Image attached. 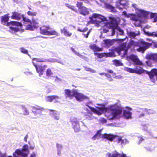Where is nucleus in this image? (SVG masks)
Returning <instances> with one entry per match:
<instances>
[{
  "mask_svg": "<svg viewBox=\"0 0 157 157\" xmlns=\"http://www.w3.org/2000/svg\"><path fill=\"white\" fill-rule=\"evenodd\" d=\"M95 54H97V56L98 57L101 58L102 57V55L99 53H95Z\"/></svg>",
  "mask_w": 157,
  "mask_h": 157,
  "instance_id": "obj_54",
  "label": "nucleus"
},
{
  "mask_svg": "<svg viewBox=\"0 0 157 157\" xmlns=\"http://www.w3.org/2000/svg\"><path fill=\"white\" fill-rule=\"evenodd\" d=\"M9 15V14H7L2 17L1 21L2 23L3 24L8 26L12 25L20 27H21L22 25L21 23L17 21H12L10 22H8L7 21L9 18V17L8 16Z\"/></svg>",
  "mask_w": 157,
  "mask_h": 157,
  "instance_id": "obj_7",
  "label": "nucleus"
},
{
  "mask_svg": "<svg viewBox=\"0 0 157 157\" xmlns=\"http://www.w3.org/2000/svg\"><path fill=\"white\" fill-rule=\"evenodd\" d=\"M90 72L93 73H95L96 72V71L95 70L91 68L90 69Z\"/></svg>",
  "mask_w": 157,
  "mask_h": 157,
  "instance_id": "obj_56",
  "label": "nucleus"
},
{
  "mask_svg": "<svg viewBox=\"0 0 157 157\" xmlns=\"http://www.w3.org/2000/svg\"><path fill=\"white\" fill-rule=\"evenodd\" d=\"M29 146L27 145H24L22 149H17L13 153L14 157H27V155L29 153ZM35 155L33 153L31 155L30 157H35Z\"/></svg>",
  "mask_w": 157,
  "mask_h": 157,
  "instance_id": "obj_4",
  "label": "nucleus"
},
{
  "mask_svg": "<svg viewBox=\"0 0 157 157\" xmlns=\"http://www.w3.org/2000/svg\"><path fill=\"white\" fill-rule=\"evenodd\" d=\"M76 93L75 94L74 97L76 99V100L78 101H81L83 99H88V97L84 95L83 94L78 93L76 90Z\"/></svg>",
  "mask_w": 157,
  "mask_h": 157,
  "instance_id": "obj_19",
  "label": "nucleus"
},
{
  "mask_svg": "<svg viewBox=\"0 0 157 157\" xmlns=\"http://www.w3.org/2000/svg\"><path fill=\"white\" fill-rule=\"evenodd\" d=\"M33 61H36L38 62H57L60 63L61 62L59 60L53 58H51L49 59H37L34 58L33 59Z\"/></svg>",
  "mask_w": 157,
  "mask_h": 157,
  "instance_id": "obj_18",
  "label": "nucleus"
},
{
  "mask_svg": "<svg viewBox=\"0 0 157 157\" xmlns=\"http://www.w3.org/2000/svg\"><path fill=\"white\" fill-rule=\"evenodd\" d=\"M87 29H88L87 28H85L82 30L81 29H78V30L80 32H85L87 31Z\"/></svg>",
  "mask_w": 157,
  "mask_h": 157,
  "instance_id": "obj_51",
  "label": "nucleus"
},
{
  "mask_svg": "<svg viewBox=\"0 0 157 157\" xmlns=\"http://www.w3.org/2000/svg\"><path fill=\"white\" fill-rule=\"evenodd\" d=\"M38 21L37 20L33 19L30 24L26 25V29L27 30H33L34 28L38 27Z\"/></svg>",
  "mask_w": 157,
  "mask_h": 157,
  "instance_id": "obj_17",
  "label": "nucleus"
},
{
  "mask_svg": "<svg viewBox=\"0 0 157 157\" xmlns=\"http://www.w3.org/2000/svg\"><path fill=\"white\" fill-rule=\"evenodd\" d=\"M123 14L127 17H130V19L134 21H137V17L136 16L133 14L128 13L125 11H124L123 12Z\"/></svg>",
  "mask_w": 157,
  "mask_h": 157,
  "instance_id": "obj_29",
  "label": "nucleus"
},
{
  "mask_svg": "<svg viewBox=\"0 0 157 157\" xmlns=\"http://www.w3.org/2000/svg\"><path fill=\"white\" fill-rule=\"evenodd\" d=\"M21 19L24 22L27 23H26V24H27V25H26V26L27 25H28L29 24H30L31 23V21L28 18L24 17L23 15V18H22Z\"/></svg>",
  "mask_w": 157,
  "mask_h": 157,
  "instance_id": "obj_40",
  "label": "nucleus"
},
{
  "mask_svg": "<svg viewBox=\"0 0 157 157\" xmlns=\"http://www.w3.org/2000/svg\"><path fill=\"white\" fill-rule=\"evenodd\" d=\"M33 63L36 68L37 72L39 74V76H41L43 75V72L44 70V68L41 66L37 67L36 65L35 64L34 62H33Z\"/></svg>",
  "mask_w": 157,
  "mask_h": 157,
  "instance_id": "obj_28",
  "label": "nucleus"
},
{
  "mask_svg": "<svg viewBox=\"0 0 157 157\" xmlns=\"http://www.w3.org/2000/svg\"><path fill=\"white\" fill-rule=\"evenodd\" d=\"M148 125V124H145L143 125L142 127L143 128V129H144V130H147Z\"/></svg>",
  "mask_w": 157,
  "mask_h": 157,
  "instance_id": "obj_47",
  "label": "nucleus"
},
{
  "mask_svg": "<svg viewBox=\"0 0 157 157\" xmlns=\"http://www.w3.org/2000/svg\"><path fill=\"white\" fill-rule=\"evenodd\" d=\"M46 75L47 76L53 77L54 74L52 71L50 69H48L47 70L46 72Z\"/></svg>",
  "mask_w": 157,
  "mask_h": 157,
  "instance_id": "obj_39",
  "label": "nucleus"
},
{
  "mask_svg": "<svg viewBox=\"0 0 157 157\" xmlns=\"http://www.w3.org/2000/svg\"><path fill=\"white\" fill-rule=\"evenodd\" d=\"M132 6L135 9L136 13L139 16H143L145 19L154 18L155 21H157V14L149 12L139 9L137 5L135 4H132Z\"/></svg>",
  "mask_w": 157,
  "mask_h": 157,
  "instance_id": "obj_3",
  "label": "nucleus"
},
{
  "mask_svg": "<svg viewBox=\"0 0 157 157\" xmlns=\"http://www.w3.org/2000/svg\"><path fill=\"white\" fill-rule=\"evenodd\" d=\"M128 36L132 38H133L136 36L138 35L140 33L138 31H136L135 32L130 31L127 32Z\"/></svg>",
  "mask_w": 157,
  "mask_h": 157,
  "instance_id": "obj_31",
  "label": "nucleus"
},
{
  "mask_svg": "<svg viewBox=\"0 0 157 157\" xmlns=\"http://www.w3.org/2000/svg\"><path fill=\"white\" fill-rule=\"evenodd\" d=\"M100 107L97 108V109L90 107L87 105H85L83 107V109L88 112L90 111L88 108H89L94 113L98 115H101L104 112L105 114L109 120H113L117 115H119L122 113V111L118 108L120 107V104L118 103L108 106L105 107L104 104H98Z\"/></svg>",
  "mask_w": 157,
  "mask_h": 157,
  "instance_id": "obj_1",
  "label": "nucleus"
},
{
  "mask_svg": "<svg viewBox=\"0 0 157 157\" xmlns=\"http://www.w3.org/2000/svg\"><path fill=\"white\" fill-rule=\"evenodd\" d=\"M84 115L86 118L89 120H92L95 118L93 115L92 112L90 111L88 112H85Z\"/></svg>",
  "mask_w": 157,
  "mask_h": 157,
  "instance_id": "obj_30",
  "label": "nucleus"
},
{
  "mask_svg": "<svg viewBox=\"0 0 157 157\" xmlns=\"http://www.w3.org/2000/svg\"><path fill=\"white\" fill-rule=\"evenodd\" d=\"M90 33V31H89L87 32V33L86 34L85 33H83V35L84 36V37L86 38H88V35Z\"/></svg>",
  "mask_w": 157,
  "mask_h": 157,
  "instance_id": "obj_48",
  "label": "nucleus"
},
{
  "mask_svg": "<svg viewBox=\"0 0 157 157\" xmlns=\"http://www.w3.org/2000/svg\"><path fill=\"white\" fill-rule=\"evenodd\" d=\"M100 121L101 122L105 123L106 122V120L104 118H101L100 119Z\"/></svg>",
  "mask_w": 157,
  "mask_h": 157,
  "instance_id": "obj_50",
  "label": "nucleus"
},
{
  "mask_svg": "<svg viewBox=\"0 0 157 157\" xmlns=\"http://www.w3.org/2000/svg\"><path fill=\"white\" fill-rule=\"evenodd\" d=\"M71 50L72 51L75 53V55L77 56H79L81 58H83V56L80 54L79 53L76 52V51H75V49L72 48H71Z\"/></svg>",
  "mask_w": 157,
  "mask_h": 157,
  "instance_id": "obj_42",
  "label": "nucleus"
},
{
  "mask_svg": "<svg viewBox=\"0 0 157 157\" xmlns=\"http://www.w3.org/2000/svg\"><path fill=\"white\" fill-rule=\"evenodd\" d=\"M144 31L145 33L148 36L157 37V31L152 33L146 32L145 30H144Z\"/></svg>",
  "mask_w": 157,
  "mask_h": 157,
  "instance_id": "obj_34",
  "label": "nucleus"
},
{
  "mask_svg": "<svg viewBox=\"0 0 157 157\" xmlns=\"http://www.w3.org/2000/svg\"><path fill=\"white\" fill-rule=\"evenodd\" d=\"M138 140H139L140 143L143 141L144 140V139L142 137H138Z\"/></svg>",
  "mask_w": 157,
  "mask_h": 157,
  "instance_id": "obj_52",
  "label": "nucleus"
},
{
  "mask_svg": "<svg viewBox=\"0 0 157 157\" xmlns=\"http://www.w3.org/2000/svg\"><path fill=\"white\" fill-rule=\"evenodd\" d=\"M108 7L111 9L112 11H115V9L114 7L110 5H109Z\"/></svg>",
  "mask_w": 157,
  "mask_h": 157,
  "instance_id": "obj_53",
  "label": "nucleus"
},
{
  "mask_svg": "<svg viewBox=\"0 0 157 157\" xmlns=\"http://www.w3.org/2000/svg\"><path fill=\"white\" fill-rule=\"evenodd\" d=\"M101 131L99 130L98 131L95 135L92 138V139L94 140L96 139H98L100 137H103L111 141H112L114 140L115 138H117V140L118 143L120 144L121 142L122 139L120 137H115L113 135L110 134H105L103 135H101Z\"/></svg>",
  "mask_w": 157,
  "mask_h": 157,
  "instance_id": "obj_6",
  "label": "nucleus"
},
{
  "mask_svg": "<svg viewBox=\"0 0 157 157\" xmlns=\"http://www.w3.org/2000/svg\"><path fill=\"white\" fill-rule=\"evenodd\" d=\"M49 113L51 116L55 120H58L59 118V113L53 110H49Z\"/></svg>",
  "mask_w": 157,
  "mask_h": 157,
  "instance_id": "obj_22",
  "label": "nucleus"
},
{
  "mask_svg": "<svg viewBox=\"0 0 157 157\" xmlns=\"http://www.w3.org/2000/svg\"><path fill=\"white\" fill-rule=\"evenodd\" d=\"M57 150V155H58L59 156H60L61 155V150Z\"/></svg>",
  "mask_w": 157,
  "mask_h": 157,
  "instance_id": "obj_55",
  "label": "nucleus"
},
{
  "mask_svg": "<svg viewBox=\"0 0 157 157\" xmlns=\"http://www.w3.org/2000/svg\"><path fill=\"white\" fill-rule=\"evenodd\" d=\"M109 18L111 21L110 22H103L104 24V26L105 28L103 29L102 32L107 33L109 31V28L110 32L111 33V36H113L115 35L116 33L117 36L118 35H123L124 34L123 30L118 27L116 28L119 23L120 18H117L116 19L111 17H109Z\"/></svg>",
  "mask_w": 157,
  "mask_h": 157,
  "instance_id": "obj_2",
  "label": "nucleus"
},
{
  "mask_svg": "<svg viewBox=\"0 0 157 157\" xmlns=\"http://www.w3.org/2000/svg\"><path fill=\"white\" fill-rule=\"evenodd\" d=\"M89 18L91 22L97 24H101V22L106 21V18L104 17L97 13H93Z\"/></svg>",
  "mask_w": 157,
  "mask_h": 157,
  "instance_id": "obj_8",
  "label": "nucleus"
},
{
  "mask_svg": "<svg viewBox=\"0 0 157 157\" xmlns=\"http://www.w3.org/2000/svg\"><path fill=\"white\" fill-rule=\"evenodd\" d=\"M114 40L107 39L105 40H104V44H103L104 45L103 46L108 48L113 45L114 43Z\"/></svg>",
  "mask_w": 157,
  "mask_h": 157,
  "instance_id": "obj_26",
  "label": "nucleus"
},
{
  "mask_svg": "<svg viewBox=\"0 0 157 157\" xmlns=\"http://www.w3.org/2000/svg\"><path fill=\"white\" fill-rule=\"evenodd\" d=\"M127 4V2L126 0H119L118 2H116V6L119 9H121L124 8Z\"/></svg>",
  "mask_w": 157,
  "mask_h": 157,
  "instance_id": "obj_23",
  "label": "nucleus"
},
{
  "mask_svg": "<svg viewBox=\"0 0 157 157\" xmlns=\"http://www.w3.org/2000/svg\"><path fill=\"white\" fill-rule=\"evenodd\" d=\"M105 73H101L99 74L100 75H105Z\"/></svg>",
  "mask_w": 157,
  "mask_h": 157,
  "instance_id": "obj_63",
  "label": "nucleus"
},
{
  "mask_svg": "<svg viewBox=\"0 0 157 157\" xmlns=\"http://www.w3.org/2000/svg\"><path fill=\"white\" fill-rule=\"evenodd\" d=\"M20 50L22 53H24L25 54H27L29 55V56H30L28 54V50L25 49V48H20Z\"/></svg>",
  "mask_w": 157,
  "mask_h": 157,
  "instance_id": "obj_41",
  "label": "nucleus"
},
{
  "mask_svg": "<svg viewBox=\"0 0 157 157\" xmlns=\"http://www.w3.org/2000/svg\"><path fill=\"white\" fill-rule=\"evenodd\" d=\"M108 72L109 73H112V74H113V71L111 70H109V71H108Z\"/></svg>",
  "mask_w": 157,
  "mask_h": 157,
  "instance_id": "obj_62",
  "label": "nucleus"
},
{
  "mask_svg": "<svg viewBox=\"0 0 157 157\" xmlns=\"http://www.w3.org/2000/svg\"><path fill=\"white\" fill-rule=\"evenodd\" d=\"M155 145L153 144L150 145L147 147H145L147 151L149 152H151L153 151L155 149Z\"/></svg>",
  "mask_w": 157,
  "mask_h": 157,
  "instance_id": "obj_33",
  "label": "nucleus"
},
{
  "mask_svg": "<svg viewBox=\"0 0 157 157\" xmlns=\"http://www.w3.org/2000/svg\"><path fill=\"white\" fill-rule=\"evenodd\" d=\"M29 15H31L32 16H35L36 14V13L35 12H32L30 11H28L27 13Z\"/></svg>",
  "mask_w": 157,
  "mask_h": 157,
  "instance_id": "obj_45",
  "label": "nucleus"
},
{
  "mask_svg": "<svg viewBox=\"0 0 157 157\" xmlns=\"http://www.w3.org/2000/svg\"><path fill=\"white\" fill-rule=\"evenodd\" d=\"M147 59H151L153 62H157V53L147 54L146 56Z\"/></svg>",
  "mask_w": 157,
  "mask_h": 157,
  "instance_id": "obj_25",
  "label": "nucleus"
},
{
  "mask_svg": "<svg viewBox=\"0 0 157 157\" xmlns=\"http://www.w3.org/2000/svg\"><path fill=\"white\" fill-rule=\"evenodd\" d=\"M127 59L129 62H132L134 64L139 66L143 65V63L138 59L137 56L132 54L127 57Z\"/></svg>",
  "mask_w": 157,
  "mask_h": 157,
  "instance_id": "obj_11",
  "label": "nucleus"
},
{
  "mask_svg": "<svg viewBox=\"0 0 157 157\" xmlns=\"http://www.w3.org/2000/svg\"><path fill=\"white\" fill-rule=\"evenodd\" d=\"M32 108V112L36 116L40 115L45 110L43 107L37 105L33 106Z\"/></svg>",
  "mask_w": 157,
  "mask_h": 157,
  "instance_id": "obj_16",
  "label": "nucleus"
},
{
  "mask_svg": "<svg viewBox=\"0 0 157 157\" xmlns=\"http://www.w3.org/2000/svg\"><path fill=\"white\" fill-rule=\"evenodd\" d=\"M68 6H67L69 8H70L72 10H73L74 11L75 10V7L74 6H70L69 5H68Z\"/></svg>",
  "mask_w": 157,
  "mask_h": 157,
  "instance_id": "obj_49",
  "label": "nucleus"
},
{
  "mask_svg": "<svg viewBox=\"0 0 157 157\" xmlns=\"http://www.w3.org/2000/svg\"><path fill=\"white\" fill-rule=\"evenodd\" d=\"M59 99V97L56 95L46 96L45 98L46 101L48 102H52L53 100H55L56 102H58Z\"/></svg>",
  "mask_w": 157,
  "mask_h": 157,
  "instance_id": "obj_27",
  "label": "nucleus"
},
{
  "mask_svg": "<svg viewBox=\"0 0 157 157\" xmlns=\"http://www.w3.org/2000/svg\"><path fill=\"white\" fill-rule=\"evenodd\" d=\"M0 157H5V154H3L0 152Z\"/></svg>",
  "mask_w": 157,
  "mask_h": 157,
  "instance_id": "obj_57",
  "label": "nucleus"
},
{
  "mask_svg": "<svg viewBox=\"0 0 157 157\" xmlns=\"http://www.w3.org/2000/svg\"><path fill=\"white\" fill-rule=\"evenodd\" d=\"M56 147L57 150H61L63 148L62 145L60 144H56Z\"/></svg>",
  "mask_w": 157,
  "mask_h": 157,
  "instance_id": "obj_43",
  "label": "nucleus"
},
{
  "mask_svg": "<svg viewBox=\"0 0 157 157\" xmlns=\"http://www.w3.org/2000/svg\"><path fill=\"white\" fill-rule=\"evenodd\" d=\"M82 3L80 2H78L77 6L78 8V10L81 14L83 15H86L89 14V12L88 9L82 6Z\"/></svg>",
  "mask_w": 157,
  "mask_h": 157,
  "instance_id": "obj_14",
  "label": "nucleus"
},
{
  "mask_svg": "<svg viewBox=\"0 0 157 157\" xmlns=\"http://www.w3.org/2000/svg\"><path fill=\"white\" fill-rule=\"evenodd\" d=\"M68 26H65L62 29H61L60 31L62 34L67 37H70L72 35V33L69 31Z\"/></svg>",
  "mask_w": 157,
  "mask_h": 157,
  "instance_id": "obj_21",
  "label": "nucleus"
},
{
  "mask_svg": "<svg viewBox=\"0 0 157 157\" xmlns=\"http://www.w3.org/2000/svg\"><path fill=\"white\" fill-rule=\"evenodd\" d=\"M28 138V135H26V136L24 137V140L26 142H27V139Z\"/></svg>",
  "mask_w": 157,
  "mask_h": 157,
  "instance_id": "obj_61",
  "label": "nucleus"
},
{
  "mask_svg": "<svg viewBox=\"0 0 157 157\" xmlns=\"http://www.w3.org/2000/svg\"><path fill=\"white\" fill-rule=\"evenodd\" d=\"M147 59V61H146V64L149 66H151V63L150 62V61L152 60L151 59Z\"/></svg>",
  "mask_w": 157,
  "mask_h": 157,
  "instance_id": "obj_46",
  "label": "nucleus"
},
{
  "mask_svg": "<svg viewBox=\"0 0 157 157\" xmlns=\"http://www.w3.org/2000/svg\"><path fill=\"white\" fill-rule=\"evenodd\" d=\"M128 140L126 139H123L122 140L121 142L120 143V144L122 145H124L125 144H126L127 143H128Z\"/></svg>",
  "mask_w": 157,
  "mask_h": 157,
  "instance_id": "obj_44",
  "label": "nucleus"
},
{
  "mask_svg": "<svg viewBox=\"0 0 157 157\" xmlns=\"http://www.w3.org/2000/svg\"><path fill=\"white\" fill-rule=\"evenodd\" d=\"M141 110L145 112L148 113L149 114H153L155 113V111L151 109H147L145 108L140 109Z\"/></svg>",
  "mask_w": 157,
  "mask_h": 157,
  "instance_id": "obj_38",
  "label": "nucleus"
},
{
  "mask_svg": "<svg viewBox=\"0 0 157 157\" xmlns=\"http://www.w3.org/2000/svg\"><path fill=\"white\" fill-rule=\"evenodd\" d=\"M90 48L94 51H101L102 50V48H98L95 44L91 45L90 46Z\"/></svg>",
  "mask_w": 157,
  "mask_h": 157,
  "instance_id": "obj_35",
  "label": "nucleus"
},
{
  "mask_svg": "<svg viewBox=\"0 0 157 157\" xmlns=\"http://www.w3.org/2000/svg\"><path fill=\"white\" fill-rule=\"evenodd\" d=\"M12 15L11 18L12 19L17 20H21L23 18V14H21L17 12H14L12 13Z\"/></svg>",
  "mask_w": 157,
  "mask_h": 157,
  "instance_id": "obj_24",
  "label": "nucleus"
},
{
  "mask_svg": "<svg viewBox=\"0 0 157 157\" xmlns=\"http://www.w3.org/2000/svg\"><path fill=\"white\" fill-rule=\"evenodd\" d=\"M90 68L88 67H86L85 70L88 71H90Z\"/></svg>",
  "mask_w": 157,
  "mask_h": 157,
  "instance_id": "obj_59",
  "label": "nucleus"
},
{
  "mask_svg": "<svg viewBox=\"0 0 157 157\" xmlns=\"http://www.w3.org/2000/svg\"><path fill=\"white\" fill-rule=\"evenodd\" d=\"M70 123L75 132H78L80 131L79 122L77 118L74 117L71 118Z\"/></svg>",
  "mask_w": 157,
  "mask_h": 157,
  "instance_id": "obj_12",
  "label": "nucleus"
},
{
  "mask_svg": "<svg viewBox=\"0 0 157 157\" xmlns=\"http://www.w3.org/2000/svg\"><path fill=\"white\" fill-rule=\"evenodd\" d=\"M49 27L42 26L40 28V33L43 34L47 35H58L57 33L54 30H50Z\"/></svg>",
  "mask_w": 157,
  "mask_h": 157,
  "instance_id": "obj_10",
  "label": "nucleus"
},
{
  "mask_svg": "<svg viewBox=\"0 0 157 157\" xmlns=\"http://www.w3.org/2000/svg\"><path fill=\"white\" fill-rule=\"evenodd\" d=\"M65 95L66 97H68L70 99L74 97L75 94L76 93V90L73 89L71 90L69 89H66L64 90Z\"/></svg>",
  "mask_w": 157,
  "mask_h": 157,
  "instance_id": "obj_20",
  "label": "nucleus"
},
{
  "mask_svg": "<svg viewBox=\"0 0 157 157\" xmlns=\"http://www.w3.org/2000/svg\"><path fill=\"white\" fill-rule=\"evenodd\" d=\"M132 113L129 110H124V111L123 114L124 116L126 119H130L131 118Z\"/></svg>",
  "mask_w": 157,
  "mask_h": 157,
  "instance_id": "obj_32",
  "label": "nucleus"
},
{
  "mask_svg": "<svg viewBox=\"0 0 157 157\" xmlns=\"http://www.w3.org/2000/svg\"><path fill=\"white\" fill-rule=\"evenodd\" d=\"M128 52L127 48L126 47V43H124L121 44L120 46L115 49L114 50H112L111 52L108 54V56L109 57L115 56V52L117 53L119 55L123 54L124 56L127 54Z\"/></svg>",
  "mask_w": 157,
  "mask_h": 157,
  "instance_id": "obj_5",
  "label": "nucleus"
},
{
  "mask_svg": "<svg viewBox=\"0 0 157 157\" xmlns=\"http://www.w3.org/2000/svg\"><path fill=\"white\" fill-rule=\"evenodd\" d=\"M105 75L107 77H108V78H109L111 76V75L109 74H107V73H105Z\"/></svg>",
  "mask_w": 157,
  "mask_h": 157,
  "instance_id": "obj_60",
  "label": "nucleus"
},
{
  "mask_svg": "<svg viewBox=\"0 0 157 157\" xmlns=\"http://www.w3.org/2000/svg\"><path fill=\"white\" fill-rule=\"evenodd\" d=\"M115 75H116V74L115 73H113L112 74V76H113V77L114 78H118L117 76L116 77Z\"/></svg>",
  "mask_w": 157,
  "mask_h": 157,
  "instance_id": "obj_58",
  "label": "nucleus"
},
{
  "mask_svg": "<svg viewBox=\"0 0 157 157\" xmlns=\"http://www.w3.org/2000/svg\"><path fill=\"white\" fill-rule=\"evenodd\" d=\"M149 75L151 80L154 83L155 82V79L157 80V69H153L150 72L148 71L147 73H144Z\"/></svg>",
  "mask_w": 157,
  "mask_h": 157,
  "instance_id": "obj_15",
  "label": "nucleus"
},
{
  "mask_svg": "<svg viewBox=\"0 0 157 157\" xmlns=\"http://www.w3.org/2000/svg\"><path fill=\"white\" fill-rule=\"evenodd\" d=\"M30 148L31 149H33L34 148V147L32 146H31L30 147Z\"/></svg>",
  "mask_w": 157,
  "mask_h": 157,
  "instance_id": "obj_64",
  "label": "nucleus"
},
{
  "mask_svg": "<svg viewBox=\"0 0 157 157\" xmlns=\"http://www.w3.org/2000/svg\"><path fill=\"white\" fill-rule=\"evenodd\" d=\"M21 107L22 109L23 114L24 115H27L29 114V110L23 105H21Z\"/></svg>",
  "mask_w": 157,
  "mask_h": 157,
  "instance_id": "obj_37",
  "label": "nucleus"
},
{
  "mask_svg": "<svg viewBox=\"0 0 157 157\" xmlns=\"http://www.w3.org/2000/svg\"><path fill=\"white\" fill-rule=\"evenodd\" d=\"M139 43V47L137 48L136 50L142 53H144L145 50L151 45L150 43H147L142 40L140 41Z\"/></svg>",
  "mask_w": 157,
  "mask_h": 157,
  "instance_id": "obj_13",
  "label": "nucleus"
},
{
  "mask_svg": "<svg viewBox=\"0 0 157 157\" xmlns=\"http://www.w3.org/2000/svg\"><path fill=\"white\" fill-rule=\"evenodd\" d=\"M124 71L130 73H135L139 74H144V73H147V71L144 70L140 67L137 66H136V67L134 69L124 67Z\"/></svg>",
  "mask_w": 157,
  "mask_h": 157,
  "instance_id": "obj_9",
  "label": "nucleus"
},
{
  "mask_svg": "<svg viewBox=\"0 0 157 157\" xmlns=\"http://www.w3.org/2000/svg\"><path fill=\"white\" fill-rule=\"evenodd\" d=\"M113 64L116 66H122L123 65V63L120 60L115 59L113 61Z\"/></svg>",
  "mask_w": 157,
  "mask_h": 157,
  "instance_id": "obj_36",
  "label": "nucleus"
}]
</instances>
